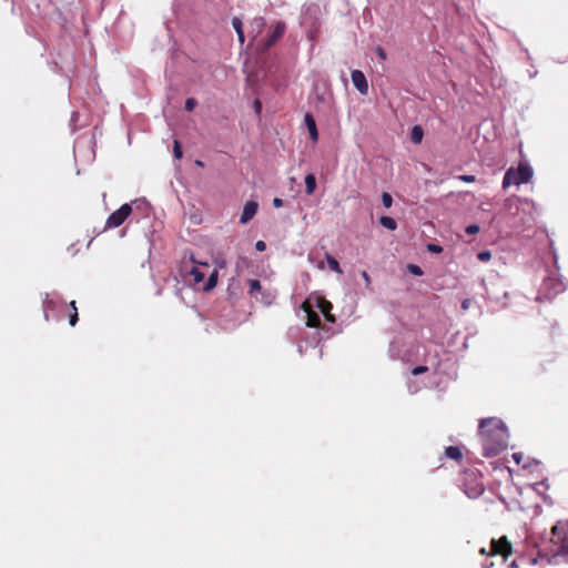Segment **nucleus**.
<instances>
[{"mask_svg": "<svg viewBox=\"0 0 568 568\" xmlns=\"http://www.w3.org/2000/svg\"><path fill=\"white\" fill-rule=\"evenodd\" d=\"M376 54L381 60H386V58H387V54L382 47L376 48Z\"/></svg>", "mask_w": 568, "mask_h": 568, "instance_id": "nucleus-36", "label": "nucleus"}, {"mask_svg": "<svg viewBox=\"0 0 568 568\" xmlns=\"http://www.w3.org/2000/svg\"><path fill=\"white\" fill-rule=\"evenodd\" d=\"M408 270L412 274L416 275V276H420L423 275V271L422 268L418 266V265H415V264H409L408 265Z\"/></svg>", "mask_w": 568, "mask_h": 568, "instance_id": "nucleus-32", "label": "nucleus"}, {"mask_svg": "<svg viewBox=\"0 0 568 568\" xmlns=\"http://www.w3.org/2000/svg\"><path fill=\"white\" fill-rule=\"evenodd\" d=\"M479 436L485 457L497 456L507 448V428L499 418H483L479 423Z\"/></svg>", "mask_w": 568, "mask_h": 568, "instance_id": "nucleus-1", "label": "nucleus"}, {"mask_svg": "<svg viewBox=\"0 0 568 568\" xmlns=\"http://www.w3.org/2000/svg\"><path fill=\"white\" fill-rule=\"evenodd\" d=\"M196 104H197V101L194 98H189L185 101V110L193 111L194 108L196 106Z\"/></svg>", "mask_w": 568, "mask_h": 568, "instance_id": "nucleus-30", "label": "nucleus"}, {"mask_svg": "<svg viewBox=\"0 0 568 568\" xmlns=\"http://www.w3.org/2000/svg\"><path fill=\"white\" fill-rule=\"evenodd\" d=\"M513 459L517 463V464H520V460H521V454L520 453H515L513 455Z\"/></svg>", "mask_w": 568, "mask_h": 568, "instance_id": "nucleus-41", "label": "nucleus"}, {"mask_svg": "<svg viewBox=\"0 0 568 568\" xmlns=\"http://www.w3.org/2000/svg\"><path fill=\"white\" fill-rule=\"evenodd\" d=\"M273 204H274L275 207H281L282 204H283V201L281 199H278V197H275L273 200Z\"/></svg>", "mask_w": 568, "mask_h": 568, "instance_id": "nucleus-40", "label": "nucleus"}, {"mask_svg": "<svg viewBox=\"0 0 568 568\" xmlns=\"http://www.w3.org/2000/svg\"><path fill=\"white\" fill-rule=\"evenodd\" d=\"M232 26L237 34V39L240 41V43H244L245 41V37H244V32H243V23H242V20L237 17H234L232 19Z\"/></svg>", "mask_w": 568, "mask_h": 568, "instance_id": "nucleus-15", "label": "nucleus"}, {"mask_svg": "<svg viewBox=\"0 0 568 568\" xmlns=\"http://www.w3.org/2000/svg\"><path fill=\"white\" fill-rule=\"evenodd\" d=\"M457 179L460 181L467 182V183L475 181L474 175H467V174L458 175Z\"/></svg>", "mask_w": 568, "mask_h": 568, "instance_id": "nucleus-34", "label": "nucleus"}, {"mask_svg": "<svg viewBox=\"0 0 568 568\" xmlns=\"http://www.w3.org/2000/svg\"><path fill=\"white\" fill-rule=\"evenodd\" d=\"M316 187V179L313 174L305 176V191L307 194H312Z\"/></svg>", "mask_w": 568, "mask_h": 568, "instance_id": "nucleus-19", "label": "nucleus"}, {"mask_svg": "<svg viewBox=\"0 0 568 568\" xmlns=\"http://www.w3.org/2000/svg\"><path fill=\"white\" fill-rule=\"evenodd\" d=\"M150 209L151 205L145 199H136L131 203L122 204L113 213H132L133 211H148Z\"/></svg>", "mask_w": 568, "mask_h": 568, "instance_id": "nucleus-6", "label": "nucleus"}, {"mask_svg": "<svg viewBox=\"0 0 568 568\" xmlns=\"http://www.w3.org/2000/svg\"><path fill=\"white\" fill-rule=\"evenodd\" d=\"M479 552H480L481 555L489 556V550H487L486 548H481V549L479 550Z\"/></svg>", "mask_w": 568, "mask_h": 568, "instance_id": "nucleus-43", "label": "nucleus"}, {"mask_svg": "<svg viewBox=\"0 0 568 568\" xmlns=\"http://www.w3.org/2000/svg\"><path fill=\"white\" fill-rule=\"evenodd\" d=\"M428 371V367L425 366V365H419V366H416L412 369V375L414 376H417V375H420V374H424Z\"/></svg>", "mask_w": 568, "mask_h": 568, "instance_id": "nucleus-31", "label": "nucleus"}, {"mask_svg": "<svg viewBox=\"0 0 568 568\" xmlns=\"http://www.w3.org/2000/svg\"><path fill=\"white\" fill-rule=\"evenodd\" d=\"M379 223L390 231H394L397 226L396 221L389 215H381Z\"/></svg>", "mask_w": 568, "mask_h": 568, "instance_id": "nucleus-17", "label": "nucleus"}, {"mask_svg": "<svg viewBox=\"0 0 568 568\" xmlns=\"http://www.w3.org/2000/svg\"><path fill=\"white\" fill-rule=\"evenodd\" d=\"M361 276L365 281L366 287H369L371 282H372L369 274L366 271H362Z\"/></svg>", "mask_w": 568, "mask_h": 568, "instance_id": "nucleus-37", "label": "nucleus"}, {"mask_svg": "<svg viewBox=\"0 0 568 568\" xmlns=\"http://www.w3.org/2000/svg\"><path fill=\"white\" fill-rule=\"evenodd\" d=\"M427 251L430 252V253H435V254H439L443 252V247L438 244H435V243H429L427 244L426 246Z\"/></svg>", "mask_w": 568, "mask_h": 568, "instance_id": "nucleus-29", "label": "nucleus"}, {"mask_svg": "<svg viewBox=\"0 0 568 568\" xmlns=\"http://www.w3.org/2000/svg\"><path fill=\"white\" fill-rule=\"evenodd\" d=\"M303 311L306 313V325L308 327L317 328L321 326V318L320 315L312 308L311 304L305 301L302 304Z\"/></svg>", "mask_w": 568, "mask_h": 568, "instance_id": "nucleus-9", "label": "nucleus"}, {"mask_svg": "<svg viewBox=\"0 0 568 568\" xmlns=\"http://www.w3.org/2000/svg\"><path fill=\"white\" fill-rule=\"evenodd\" d=\"M351 78L354 87L358 90V92L361 94H367L368 84L364 73L359 70H354L352 71Z\"/></svg>", "mask_w": 568, "mask_h": 568, "instance_id": "nucleus-8", "label": "nucleus"}, {"mask_svg": "<svg viewBox=\"0 0 568 568\" xmlns=\"http://www.w3.org/2000/svg\"><path fill=\"white\" fill-rule=\"evenodd\" d=\"M173 154H174V158L175 159H181L183 153H182V146L180 144V142L178 140L174 141V145H173Z\"/></svg>", "mask_w": 568, "mask_h": 568, "instance_id": "nucleus-27", "label": "nucleus"}, {"mask_svg": "<svg viewBox=\"0 0 568 568\" xmlns=\"http://www.w3.org/2000/svg\"><path fill=\"white\" fill-rule=\"evenodd\" d=\"M326 262L328 264L329 270H332L336 273H342L339 263L337 262V260L335 257H333L329 254H326Z\"/></svg>", "mask_w": 568, "mask_h": 568, "instance_id": "nucleus-21", "label": "nucleus"}, {"mask_svg": "<svg viewBox=\"0 0 568 568\" xmlns=\"http://www.w3.org/2000/svg\"><path fill=\"white\" fill-rule=\"evenodd\" d=\"M473 305V301L470 298H465L463 302H462V310L463 311H468Z\"/></svg>", "mask_w": 568, "mask_h": 568, "instance_id": "nucleus-35", "label": "nucleus"}, {"mask_svg": "<svg viewBox=\"0 0 568 568\" xmlns=\"http://www.w3.org/2000/svg\"><path fill=\"white\" fill-rule=\"evenodd\" d=\"M70 306L72 308V313L69 316V323L71 326H74L78 323L79 316H78V308L75 306V301L70 302Z\"/></svg>", "mask_w": 568, "mask_h": 568, "instance_id": "nucleus-22", "label": "nucleus"}, {"mask_svg": "<svg viewBox=\"0 0 568 568\" xmlns=\"http://www.w3.org/2000/svg\"><path fill=\"white\" fill-rule=\"evenodd\" d=\"M254 108H255V111H256L257 113L261 111L262 105H261V102H260L258 100H256V101H255V103H254Z\"/></svg>", "mask_w": 568, "mask_h": 568, "instance_id": "nucleus-42", "label": "nucleus"}, {"mask_svg": "<svg viewBox=\"0 0 568 568\" xmlns=\"http://www.w3.org/2000/svg\"><path fill=\"white\" fill-rule=\"evenodd\" d=\"M424 136L423 129L419 125L413 126L410 131V141L415 144H418L422 142Z\"/></svg>", "mask_w": 568, "mask_h": 568, "instance_id": "nucleus-16", "label": "nucleus"}, {"mask_svg": "<svg viewBox=\"0 0 568 568\" xmlns=\"http://www.w3.org/2000/svg\"><path fill=\"white\" fill-rule=\"evenodd\" d=\"M55 306H57L55 301L52 298H49L47 296V298L43 301V314H44L45 321H49V312L53 311L55 308Z\"/></svg>", "mask_w": 568, "mask_h": 568, "instance_id": "nucleus-18", "label": "nucleus"}, {"mask_svg": "<svg viewBox=\"0 0 568 568\" xmlns=\"http://www.w3.org/2000/svg\"><path fill=\"white\" fill-rule=\"evenodd\" d=\"M304 122L308 130L311 140L316 142L318 140V132L314 116L311 113H306L304 116Z\"/></svg>", "mask_w": 568, "mask_h": 568, "instance_id": "nucleus-11", "label": "nucleus"}, {"mask_svg": "<svg viewBox=\"0 0 568 568\" xmlns=\"http://www.w3.org/2000/svg\"><path fill=\"white\" fill-rule=\"evenodd\" d=\"M257 210H258V203L254 200H251L244 205L242 213H256Z\"/></svg>", "mask_w": 568, "mask_h": 568, "instance_id": "nucleus-23", "label": "nucleus"}, {"mask_svg": "<svg viewBox=\"0 0 568 568\" xmlns=\"http://www.w3.org/2000/svg\"><path fill=\"white\" fill-rule=\"evenodd\" d=\"M477 258L480 262H488L491 258V253L488 250L481 251L477 254Z\"/></svg>", "mask_w": 568, "mask_h": 568, "instance_id": "nucleus-28", "label": "nucleus"}, {"mask_svg": "<svg viewBox=\"0 0 568 568\" xmlns=\"http://www.w3.org/2000/svg\"><path fill=\"white\" fill-rule=\"evenodd\" d=\"M534 171L528 163H520L517 169L510 168L506 171L503 179V187L507 189L510 185H520L528 183L532 178Z\"/></svg>", "mask_w": 568, "mask_h": 568, "instance_id": "nucleus-3", "label": "nucleus"}, {"mask_svg": "<svg viewBox=\"0 0 568 568\" xmlns=\"http://www.w3.org/2000/svg\"><path fill=\"white\" fill-rule=\"evenodd\" d=\"M126 217H128V215H109L106 223H105V229H112V227L120 226L121 224L124 223Z\"/></svg>", "mask_w": 568, "mask_h": 568, "instance_id": "nucleus-13", "label": "nucleus"}, {"mask_svg": "<svg viewBox=\"0 0 568 568\" xmlns=\"http://www.w3.org/2000/svg\"><path fill=\"white\" fill-rule=\"evenodd\" d=\"M382 202H383V206H384L385 209H390L392 203H393V197H392V195H390L389 193H387V192H384V193L382 194Z\"/></svg>", "mask_w": 568, "mask_h": 568, "instance_id": "nucleus-26", "label": "nucleus"}, {"mask_svg": "<svg viewBox=\"0 0 568 568\" xmlns=\"http://www.w3.org/2000/svg\"><path fill=\"white\" fill-rule=\"evenodd\" d=\"M190 275L193 277L194 284H200L204 280V274L196 267L190 271Z\"/></svg>", "mask_w": 568, "mask_h": 568, "instance_id": "nucleus-24", "label": "nucleus"}, {"mask_svg": "<svg viewBox=\"0 0 568 568\" xmlns=\"http://www.w3.org/2000/svg\"><path fill=\"white\" fill-rule=\"evenodd\" d=\"M248 286H250L248 293L251 296H254V297H256V294L260 293L262 290L261 282L258 280H250Z\"/></svg>", "mask_w": 568, "mask_h": 568, "instance_id": "nucleus-20", "label": "nucleus"}, {"mask_svg": "<svg viewBox=\"0 0 568 568\" xmlns=\"http://www.w3.org/2000/svg\"><path fill=\"white\" fill-rule=\"evenodd\" d=\"M196 164L200 166H203V162H201V161H196Z\"/></svg>", "mask_w": 568, "mask_h": 568, "instance_id": "nucleus-44", "label": "nucleus"}, {"mask_svg": "<svg viewBox=\"0 0 568 568\" xmlns=\"http://www.w3.org/2000/svg\"><path fill=\"white\" fill-rule=\"evenodd\" d=\"M285 32V24L283 22H277L272 34L268 37V39L265 42V48L268 49L275 42L284 34Z\"/></svg>", "mask_w": 568, "mask_h": 568, "instance_id": "nucleus-10", "label": "nucleus"}, {"mask_svg": "<svg viewBox=\"0 0 568 568\" xmlns=\"http://www.w3.org/2000/svg\"><path fill=\"white\" fill-rule=\"evenodd\" d=\"M550 554L556 560L558 557L568 560V520L558 521L551 528Z\"/></svg>", "mask_w": 568, "mask_h": 568, "instance_id": "nucleus-2", "label": "nucleus"}, {"mask_svg": "<svg viewBox=\"0 0 568 568\" xmlns=\"http://www.w3.org/2000/svg\"><path fill=\"white\" fill-rule=\"evenodd\" d=\"M462 486L469 498L479 497L484 490L481 475L477 469H466L463 474Z\"/></svg>", "mask_w": 568, "mask_h": 568, "instance_id": "nucleus-4", "label": "nucleus"}, {"mask_svg": "<svg viewBox=\"0 0 568 568\" xmlns=\"http://www.w3.org/2000/svg\"><path fill=\"white\" fill-rule=\"evenodd\" d=\"M255 248H256L258 252H263V251H265V250H266V244H265V242H264V241H261V240H260V241H257V242L255 243Z\"/></svg>", "mask_w": 568, "mask_h": 568, "instance_id": "nucleus-38", "label": "nucleus"}, {"mask_svg": "<svg viewBox=\"0 0 568 568\" xmlns=\"http://www.w3.org/2000/svg\"><path fill=\"white\" fill-rule=\"evenodd\" d=\"M513 554V546L506 536L498 539H491L489 547V556H500L504 561Z\"/></svg>", "mask_w": 568, "mask_h": 568, "instance_id": "nucleus-5", "label": "nucleus"}, {"mask_svg": "<svg viewBox=\"0 0 568 568\" xmlns=\"http://www.w3.org/2000/svg\"><path fill=\"white\" fill-rule=\"evenodd\" d=\"M317 307L323 313V315H324L326 321L332 322V323L335 322V318H334V316L331 313V311L333 308V305H332L331 302H328L327 300L321 297L317 301Z\"/></svg>", "mask_w": 568, "mask_h": 568, "instance_id": "nucleus-12", "label": "nucleus"}, {"mask_svg": "<svg viewBox=\"0 0 568 568\" xmlns=\"http://www.w3.org/2000/svg\"><path fill=\"white\" fill-rule=\"evenodd\" d=\"M445 456L449 459L454 460H462L463 459V453L459 447L457 446H448L445 449Z\"/></svg>", "mask_w": 568, "mask_h": 568, "instance_id": "nucleus-14", "label": "nucleus"}, {"mask_svg": "<svg viewBox=\"0 0 568 568\" xmlns=\"http://www.w3.org/2000/svg\"><path fill=\"white\" fill-rule=\"evenodd\" d=\"M515 206L516 213H532L536 211V205L528 199H513L509 202V209Z\"/></svg>", "mask_w": 568, "mask_h": 568, "instance_id": "nucleus-7", "label": "nucleus"}, {"mask_svg": "<svg viewBox=\"0 0 568 568\" xmlns=\"http://www.w3.org/2000/svg\"><path fill=\"white\" fill-rule=\"evenodd\" d=\"M216 282H217V273H216V271H214L211 274V276L209 277L207 282L205 283L204 290L205 291L212 290L216 285Z\"/></svg>", "mask_w": 568, "mask_h": 568, "instance_id": "nucleus-25", "label": "nucleus"}, {"mask_svg": "<svg viewBox=\"0 0 568 568\" xmlns=\"http://www.w3.org/2000/svg\"><path fill=\"white\" fill-rule=\"evenodd\" d=\"M465 232L469 235H473V234H476L479 232V226L476 225V224H471V225H468L466 229H465Z\"/></svg>", "mask_w": 568, "mask_h": 568, "instance_id": "nucleus-33", "label": "nucleus"}, {"mask_svg": "<svg viewBox=\"0 0 568 568\" xmlns=\"http://www.w3.org/2000/svg\"><path fill=\"white\" fill-rule=\"evenodd\" d=\"M253 217H254V215H241L240 223H241V224H246V223H248Z\"/></svg>", "mask_w": 568, "mask_h": 568, "instance_id": "nucleus-39", "label": "nucleus"}]
</instances>
